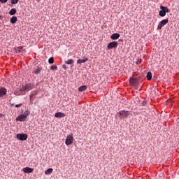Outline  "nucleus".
Returning <instances> with one entry per match:
<instances>
[{
	"mask_svg": "<svg viewBox=\"0 0 179 179\" xmlns=\"http://www.w3.org/2000/svg\"><path fill=\"white\" fill-rule=\"evenodd\" d=\"M148 80H152V72L149 71L147 73Z\"/></svg>",
	"mask_w": 179,
	"mask_h": 179,
	"instance_id": "nucleus-21",
	"label": "nucleus"
},
{
	"mask_svg": "<svg viewBox=\"0 0 179 179\" xmlns=\"http://www.w3.org/2000/svg\"><path fill=\"white\" fill-rule=\"evenodd\" d=\"M50 69L52 71H55V70L58 69V67H57V66H55V65H52L50 67Z\"/></svg>",
	"mask_w": 179,
	"mask_h": 179,
	"instance_id": "nucleus-24",
	"label": "nucleus"
},
{
	"mask_svg": "<svg viewBox=\"0 0 179 179\" xmlns=\"http://www.w3.org/2000/svg\"><path fill=\"white\" fill-rule=\"evenodd\" d=\"M30 114V112L29 110H27L25 113H24L23 115H20V116L16 117V121H20V122H23V121H26L27 119V116H29Z\"/></svg>",
	"mask_w": 179,
	"mask_h": 179,
	"instance_id": "nucleus-2",
	"label": "nucleus"
},
{
	"mask_svg": "<svg viewBox=\"0 0 179 179\" xmlns=\"http://www.w3.org/2000/svg\"><path fill=\"white\" fill-rule=\"evenodd\" d=\"M167 23H169V20L167 19L162 20L158 24L157 30H162V27L167 24Z\"/></svg>",
	"mask_w": 179,
	"mask_h": 179,
	"instance_id": "nucleus-7",
	"label": "nucleus"
},
{
	"mask_svg": "<svg viewBox=\"0 0 179 179\" xmlns=\"http://www.w3.org/2000/svg\"><path fill=\"white\" fill-rule=\"evenodd\" d=\"M63 68H64V69H66V66L64 65V66H63Z\"/></svg>",
	"mask_w": 179,
	"mask_h": 179,
	"instance_id": "nucleus-31",
	"label": "nucleus"
},
{
	"mask_svg": "<svg viewBox=\"0 0 179 179\" xmlns=\"http://www.w3.org/2000/svg\"><path fill=\"white\" fill-rule=\"evenodd\" d=\"M161 10L164 11L165 13H170V9L166 6H160Z\"/></svg>",
	"mask_w": 179,
	"mask_h": 179,
	"instance_id": "nucleus-15",
	"label": "nucleus"
},
{
	"mask_svg": "<svg viewBox=\"0 0 179 179\" xmlns=\"http://www.w3.org/2000/svg\"><path fill=\"white\" fill-rule=\"evenodd\" d=\"M146 104V102L143 101V106H145Z\"/></svg>",
	"mask_w": 179,
	"mask_h": 179,
	"instance_id": "nucleus-32",
	"label": "nucleus"
},
{
	"mask_svg": "<svg viewBox=\"0 0 179 179\" xmlns=\"http://www.w3.org/2000/svg\"><path fill=\"white\" fill-rule=\"evenodd\" d=\"M38 93V92H37V90H34L31 92V94L29 95L30 101H33L34 99L36 98V96H37Z\"/></svg>",
	"mask_w": 179,
	"mask_h": 179,
	"instance_id": "nucleus-10",
	"label": "nucleus"
},
{
	"mask_svg": "<svg viewBox=\"0 0 179 179\" xmlns=\"http://www.w3.org/2000/svg\"><path fill=\"white\" fill-rule=\"evenodd\" d=\"M66 115H65V113H62L61 112H58L55 114V117L56 118H64V117H66Z\"/></svg>",
	"mask_w": 179,
	"mask_h": 179,
	"instance_id": "nucleus-12",
	"label": "nucleus"
},
{
	"mask_svg": "<svg viewBox=\"0 0 179 179\" xmlns=\"http://www.w3.org/2000/svg\"><path fill=\"white\" fill-rule=\"evenodd\" d=\"M65 63H66L67 65H71V64H73V59H69V60H67L66 62H65Z\"/></svg>",
	"mask_w": 179,
	"mask_h": 179,
	"instance_id": "nucleus-23",
	"label": "nucleus"
},
{
	"mask_svg": "<svg viewBox=\"0 0 179 179\" xmlns=\"http://www.w3.org/2000/svg\"><path fill=\"white\" fill-rule=\"evenodd\" d=\"M159 16H161V17H164V16H166V13H164V11H162V10L159 12Z\"/></svg>",
	"mask_w": 179,
	"mask_h": 179,
	"instance_id": "nucleus-22",
	"label": "nucleus"
},
{
	"mask_svg": "<svg viewBox=\"0 0 179 179\" xmlns=\"http://www.w3.org/2000/svg\"><path fill=\"white\" fill-rule=\"evenodd\" d=\"M15 51L16 54H22V52H23V48L22 47L15 48Z\"/></svg>",
	"mask_w": 179,
	"mask_h": 179,
	"instance_id": "nucleus-16",
	"label": "nucleus"
},
{
	"mask_svg": "<svg viewBox=\"0 0 179 179\" xmlns=\"http://www.w3.org/2000/svg\"><path fill=\"white\" fill-rule=\"evenodd\" d=\"M49 64H54V57H50L48 60Z\"/></svg>",
	"mask_w": 179,
	"mask_h": 179,
	"instance_id": "nucleus-26",
	"label": "nucleus"
},
{
	"mask_svg": "<svg viewBox=\"0 0 179 179\" xmlns=\"http://www.w3.org/2000/svg\"><path fill=\"white\" fill-rule=\"evenodd\" d=\"M87 90V85H82L78 87V92H85V90Z\"/></svg>",
	"mask_w": 179,
	"mask_h": 179,
	"instance_id": "nucleus-17",
	"label": "nucleus"
},
{
	"mask_svg": "<svg viewBox=\"0 0 179 179\" xmlns=\"http://www.w3.org/2000/svg\"><path fill=\"white\" fill-rule=\"evenodd\" d=\"M141 62H142V59H141L137 61V64H141Z\"/></svg>",
	"mask_w": 179,
	"mask_h": 179,
	"instance_id": "nucleus-30",
	"label": "nucleus"
},
{
	"mask_svg": "<svg viewBox=\"0 0 179 179\" xmlns=\"http://www.w3.org/2000/svg\"><path fill=\"white\" fill-rule=\"evenodd\" d=\"M117 47H118V42L117 41L110 42L107 45L108 50H113V48H117Z\"/></svg>",
	"mask_w": 179,
	"mask_h": 179,
	"instance_id": "nucleus-5",
	"label": "nucleus"
},
{
	"mask_svg": "<svg viewBox=\"0 0 179 179\" xmlns=\"http://www.w3.org/2000/svg\"><path fill=\"white\" fill-rule=\"evenodd\" d=\"M73 143V134H69L66 136L65 144L66 146H69V145H72Z\"/></svg>",
	"mask_w": 179,
	"mask_h": 179,
	"instance_id": "nucleus-4",
	"label": "nucleus"
},
{
	"mask_svg": "<svg viewBox=\"0 0 179 179\" xmlns=\"http://www.w3.org/2000/svg\"><path fill=\"white\" fill-rule=\"evenodd\" d=\"M117 115H118L120 118H128L129 112L127 110H120L117 113Z\"/></svg>",
	"mask_w": 179,
	"mask_h": 179,
	"instance_id": "nucleus-3",
	"label": "nucleus"
},
{
	"mask_svg": "<svg viewBox=\"0 0 179 179\" xmlns=\"http://www.w3.org/2000/svg\"><path fill=\"white\" fill-rule=\"evenodd\" d=\"M22 106H23V103H19V104H16V105L15 106V108H19V107H22Z\"/></svg>",
	"mask_w": 179,
	"mask_h": 179,
	"instance_id": "nucleus-28",
	"label": "nucleus"
},
{
	"mask_svg": "<svg viewBox=\"0 0 179 179\" xmlns=\"http://www.w3.org/2000/svg\"><path fill=\"white\" fill-rule=\"evenodd\" d=\"M34 169L30 167H25L22 169L23 173H25L27 174H30L32 171H34Z\"/></svg>",
	"mask_w": 179,
	"mask_h": 179,
	"instance_id": "nucleus-11",
	"label": "nucleus"
},
{
	"mask_svg": "<svg viewBox=\"0 0 179 179\" xmlns=\"http://www.w3.org/2000/svg\"><path fill=\"white\" fill-rule=\"evenodd\" d=\"M6 93H8V90L5 87H0V99L6 96Z\"/></svg>",
	"mask_w": 179,
	"mask_h": 179,
	"instance_id": "nucleus-8",
	"label": "nucleus"
},
{
	"mask_svg": "<svg viewBox=\"0 0 179 179\" xmlns=\"http://www.w3.org/2000/svg\"><path fill=\"white\" fill-rule=\"evenodd\" d=\"M10 23L14 24V23H16L17 22V17L16 16H13L11 19L10 20Z\"/></svg>",
	"mask_w": 179,
	"mask_h": 179,
	"instance_id": "nucleus-18",
	"label": "nucleus"
},
{
	"mask_svg": "<svg viewBox=\"0 0 179 179\" xmlns=\"http://www.w3.org/2000/svg\"><path fill=\"white\" fill-rule=\"evenodd\" d=\"M16 12H17L16 8H12L9 12V15H10L11 16H13V15H15Z\"/></svg>",
	"mask_w": 179,
	"mask_h": 179,
	"instance_id": "nucleus-20",
	"label": "nucleus"
},
{
	"mask_svg": "<svg viewBox=\"0 0 179 179\" xmlns=\"http://www.w3.org/2000/svg\"><path fill=\"white\" fill-rule=\"evenodd\" d=\"M0 2H1V3H6V2H8V0H0Z\"/></svg>",
	"mask_w": 179,
	"mask_h": 179,
	"instance_id": "nucleus-29",
	"label": "nucleus"
},
{
	"mask_svg": "<svg viewBox=\"0 0 179 179\" xmlns=\"http://www.w3.org/2000/svg\"><path fill=\"white\" fill-rule=\"evenodd\" d=\"M12 5H16V3H17V2H19V0H11L10 1Z\"/></svg>",
	"mask_w": 179,
	"mask_h": 179,
	"instance_id": "nucleus-25",
	"label": "nucleus"
},
{
	"mask_svg": "<svg viewBox=\"0 0 179 179\" xmlns=\"http://www.w3.org/2000/svg\"><path fill=\"white\" fill-rule=\"evenodd\" d=\"M0 18H1V15H0Z\"/></svg>",
	"mask_w": 179,
	"mask_h": 179,
	"instance_id": "nucleus-33",
	"label": "nucleus"
},
{
	"mask_svg": "<svg viewBox=\"0 0 179 179\" xmlns=\"http://www.w3.org/2000/svg\"><path fill=\"white\" fill-rule=\"evenodd\" d=\"M110 38H111L112 40H118V38H120V34H118V33L113 34L110 36Z\"/></svg>",
	"mask_w": 179,
	"mask_h": 179,
	"instance_id": "nucleus-13",
	"label": "nucleus"
},
{
	"mask_svg": "<svg viewBox=\"0 0 179 179\" xmlns=\"http://www.w3.org/2000/svg\"><path fill=\"white\" fill-rule=\"evenodd\" d=\"M41 71V70L38 68V69H36L35 70L34 72H35L36 74H37V73H40Z\"/></svg>",
	"mask_w": 179,
	"mask_h": 179,
	"instance_id": "nucleus-27",
	"label": "nucleus"
},
{
	"mask_svg": "<svg viewBox=\"0 0 179 179\" xmlns=\"http://www.w3.org/2000/svg\"><path fill=\"white\" fill-rule=\"evenodd\" d=\"M129 83L132 86H136V85L139 83V80L137 78H131L129 80Z\"/></svg>",
	"mask_w": 179,
	"mask_h": 179,
	"instance_id": "nucleus-9",
	"label": "nucleus"
},
{
	"mask_svg": "<svg viewBox=\"0 0 179 179\" xmlns=\"http://www.w3.org/2000/svg\"><path fill=\"white\" fill-rule=\"evenodd\" d=\"M52 171H53L52 168H50V169H48V170H46V171H45V174L46 176H49V174H52Z\"/></svg>",
	"mask_w": 179,
	"mask_h": 179,
	"instance_id": "nucleus-19",
	"label": "nucleus"
},
{
	"mask_svg": "<svg viewBox=\"0 0 179 179\" xmlns=\"http://www.w3.org/2000/svg\"><path fill=\"white\" fill-rule=\"evenodd\" d=\"M87 61H89V58L87 57H85L83 59H79L77 60V64H85V62H87Z\"/></svg>",
	"mask_w": 179,
	"mask_h": 179,
	"instance_id": "nucleus-14",
	"label": "nucleus"
},
{
	"mask_svg": "<svg viewBox=\"0 0 179 179\" xmlns=\"http://www.w3.org/2000/svg\"><path fill=\"white\" fill-rule=\"evenodd\" d=\"M32 89H33V85L31 84H27V85L20 89L17 92V93L18 96L26 94V92H30V90H32Z\"/></svg>",
	"mask_w": 179,
	"mask_h": 179,
	"instance_id": "nucleus-1",
	"label": "nucleus"
},
{
	"mask_svg": "<svg viewBox=\"0 0 179 179\" xmlns=\"http://www.w3.org/2000/svg\"><path fill=\"white\" fill-rule=\"evenodd\" d=\"M17 139L20 141H26L27 139V134H18L16 135Z\"/></svg>",
	"mask_w": 179,
	"mask_h": 179,
	"instance_id": "nucleus-6",
	"label": "nucleus"
}]
</instances>
